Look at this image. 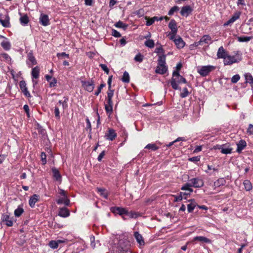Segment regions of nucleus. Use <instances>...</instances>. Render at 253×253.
Listing matches in <instances>:
<instances>
[{"label":"nucleus","mask_w":253,"mask_h":253,"mask_svg":"<svg viewBox=\"0 0 253 253\" xmlns=\"http://www.w3.org/2000/svg\"><path fill=\"white\" fill-rule=\"evenodd\" d=\"M39 20L40 23L43 26H47L50 24L48 16L46 14H41Z\"/></svg>","instance_id":"obj_11"},{"label":"nucleus","mask_w":253,"mask_h":253,"mask_svg":"<svg viewBox=\"0 0 253 253\" xmlns=\"http://www.w3.org/2000/svg\"><path fill=\"white\" fill-rule=\"evenodd\" d=\"M239 61L235 56L228 55L225 59H224L223 63L224 65H231L233 63H238Z\"/></svg>","instance_id":"obj_5"},{"label":"nucleus","mask_w":253,"mask_h":253,"mask_svg":"<svg viewBox=\"0 0 253 253\" xmlns=\"http://www.w3.org/2000/svg\"><path fill=\"white\" fill-rule=\"evenodd\" d=\"M193 241H198L201 243H211V241L210 239L204 237V236H196L193 239Z\"/></svg>","instance_id":"obj_16"},{"label":"nucleus","mask_w":253,"mask_h":253,"mask_svg":"<svg viewBox=\"0 0 253 253\" xmlns=\"http://www.w3.org/2000/svg\"><path fill=\"white\" fill-rule=\"evenodd\" d=\"M192 11V9L189 5H186L182 7L180 14L181 15L187 17Z\"/></svg>","instance_id":"obj_12"},{"label":"nucleus","mask_w":253,"mask_h":253,"mask_svg":"<svg viewBox=\"0 0 253 253\" xmlns=\"http://www.w3.org/2000/svg\"><path fill=\"white\" fill-rule=\"evenodd\" d=\"M252 37H238V41L240 42H248L252 39Z\"/></svg>","instance_id":"obj_42"},{"label":"nucleus","mask_w":253,"mask_h":253,"mask_svg":"<svg viewBox=\"0 0 253 253\" xmlns=\"http://www.w3.org/2000/svg\"><path fill=\"white\" fill-rule=\"evenodd\" d=\"M245 188L247 191H250L252 189V184L250 180H245L243 182Z\"/></svg>","instance_id":"obj_34"},{"label":"nucleus","mask_w":253,"mask_h":253,"mask_svg":"<svg viewBox=\"0 0 253 253\" xmlns=\"http://www.w3.org/2000/svg\"><path fill=\"white\" fill-rule=\"evenodd\" d=\"M219 149H221V152L225 154H229L232 153V148L230 147H225V145L218 146Z\"/></svg>","instance_id":"obj_24"},{"label":"nucleus","mask_w":253,"mask_h":253,"mask_svg":"<svg viewBox=\"0 0 253 253\" xmlns=\"http://www.w3.org/2000/svg\"><path fill=\"white\" fill-rule=\"evenodd\" d=\"M28 60L30 62L28 64L31 66H32L37 64V61L34 56L33 54L31 52L28 54Z\"/></svg>","instance_id":"obj_23"},{"label":"nucleus","mask_w":253,"mask_h":253,"mask_svg":"<svg viewBox=\"0 0 253 253\" xmlns=\"http://www.w3.org/2000/svg\"><path fill=\"white\" fill-rule=\"evenodd\" d=\"M188 160L189 161H191V162H198L200 161V158L199 156H195V157H193L192 158H190Z\"/></svg>","instance_id":"obj_64"},{"label":"nucleus","mask_w":253,"mask_h":253,"mask_svg":"<svg viewBox=\"0 0 253 253\" xmlns=\"http://www.w3.org/2000/svg\"><path fill=\"white\" fill-rule=\"evenodd\" d=\"M178 10V7L177 6H174L172 7L169 11L168 14L169 15H172L173 14L174 12Z\"/></svg>","instance_id":"obj_53"},{"label":"nucleus","mask_w":253,"mask_h":253,"mask_svg":"<svg viewBox=\"0 0 253 253\" xmlns=\"http://www.w3.org/2000/svg\"><path fill=\"white\" fill-rule=\"evenodd\" d=\"M190 187H191L189 183H186L184 186H183L181 189L182 190H185L188 192H192L193 189L190 188Z\"/></svg>","instance_id":"obj_45"},{"label":"nucleus","mask_w":253,"mask_h":253,"mask_svg":"<svg viewBox=\"0 0 253 253\" xmlns=\"http://www.w3.org/2000/svg\"><path fill=\"white\" fill-rule=\"evenodd\" d=\"M174 42L178 48H182L185 45V42L179 36L178 38L174 40Z\"/></svg>","instance_id":"obj_20"},{"label":"nucleus","mask_w":253,"mask_h":253,"mask_svg":"<svg viewBox=\"0 0 253 253\" xmlns=\"http://www.w3.org/2000/svg\"><path fill=\"white\" fill-rule=\"evenodd\" d=\"M111 211L115 214H118L120 215L123 216L124 215H126L127 213V210L124 208L115 207L111 209Z\"/></svg>","instance_id":"obj_4"},{"label":"nucleus","mask_w":253,"mask_h":253,"mask_svg":"<svg viewBox=\"0 0 253 253\" xmlns=\"http://www.w3.org/2000/svg\"><path fill=\"white\" fill-rule=\"evenodd\" d=\"M166 55L163 54L162 55H160L159 57V59L158 60V66H165L166 65Z\"/></svg>","instance_id":"obj_29"},{"label":"nucleus","mask_w":253,"mask_h":253,"mask_svg":"<svg viewBox=\"0 0 253 253\" xmlns=\"http://www.w3.org/2000/svg\"><path fill=\"white\" fill-rule=\"evenodd\" d=\"M112 35L114 37H117V38H119V37H121V34L119 32H118L117 30H116L115 29H112Z\"/></svg>","instance_id":"obj_57"},{"label":"nucleus","mask_w":253,"mask_h":253,"mask_svg":"<svg viewBox=\"0 0 253 253\" xmlns=\"http://www.w3.org/2000/svg\"><path fill=\"white\" fill-rule=\"evenodd\" d=\"M52 171L53 172V175L54 177L57 181H61V175L59 171V170L56 168H52Z\"/></svg>","instance_id":"obj_27"},{"label":"nucleus","mask_w":253,"mask_h":253,"mask_svg":"<svg viewBox=\"0 0 253 253\" xmlns=\"http://www.w3.org/2000/svg\"><path fill=\"white\" fill-rule=\"evenodd\" d=\"M169 28L171 30V34H176L177 32V28L176 26V22L175 20L171 19L169 24Z\"/></svg>","instance_id":"obj_14"},{"label":"nucleus","mask_w":253,"mask_h":253,"mask_svg":"<svg viewBox=\"0 0 253 253\" xmlns=\"http://www.w3.org/2000/svg\"><path fill=\"white\" fill-rule=\"evenodd\" d=\"M117 137V133L115 131L111 128H108L105 134V137L106 139L112 141Z\"/></svg>","instance_id":"obj_6"},{"label":"nucleus","mask_w":253,"mask_h":253,"mask_svg":"<svg viewBox=\"0 0 253 253\" xmlns=\"http://www.w3.org/2000/svg\"><path fill=\"white\" fill-rule=\"evenodd\" d=\"M54 114H55V117L56 118V119L59 120L60 118V112H59V107L57 106H56L55 107Z\"/></svg>","instance_id":"obj_49"},{"label":"nucleus","mask_w":253,"mask_h":253,"mask_svg":"<svg viewBox=\"0 0 253 253\" xmlns=\"http://www.w3.org/2000/svg\"><path fill=\"white\" fill-rule=\"evenodd\" d=\"M19 86L22 92L27 97H31V94L28 90L26 86V84L24 81H21L19 82Z\"/></svg>","instance_id":"obj_10"},{"label":"nucleus","mask_w":253,"mask_h":253,"mask_svg":"<svg viewBox=\"0 0 253 253\" xmlns=\"http://www.w3.org/2000/svg\"><path fill=\"white\" fill-rule=\"evenodd\" d=\"M247 133L250 135H253V125L250 124L247 129Z\"/></svg>","instance_id":"obj_58"},{"label":"nucleus","mask_w":253,"mask_h":253,"mask_svg":"<svg viewBox=\"0 0 253 253\" xmlns=\"http://www.w3.org/2000/svg\"><path fill=\"white\" fill-rule=\"evenodd\" d=\"M245 79L246 80V82L249 83L251 86L252 89H253V76L249 73L246 74L245 75Z\"/></svg>","instance_id":"obj_32"},{"label":"nucleus","mask_w":253,"mask_h":253,"mask_svg":"<svg viewBox=\"0 0 253 253\" xmlns=\"http://www.w3.org/2000/svg\"><path fill=\"white\" fill-rule=\"evenodd\" d=\"M113 89H112L111 88H108V90L107 91V98H112L114 95Z\"/></svg>","instance_id":"obj_56"},{"label":"nucleus","mask_w":253,"mask_h":253,"mask_svg":"<svg viewBox=\"0 0 253 253\" xmlns=\"http://www.w3.org/2000/svg\"><path fill=\"white\" fill-rule=\"evenodd\" d=\"M186 79L182 76H180L179 72L177 71H173L172 73V77L170 80V84L171 87L174 89H178V84L186 83Z\"/></svg>","instance_id":"obj_1"},{"label":"nucleus","mask_w":253,"mask_h":253,"mask_svg":"<svg viewBox=\"0 0 253 253\" xmlns=\"http://www.w3.org/2000/svg\"><path fill=\"white\" fill-rule=\"evenodd\" d=\"M134 236L137 243L139 244V246L144 245L145 242L141 234H140L138 232H135L134 233Z\"/></svg>","instance_id":"obj_18"},{"label":"nucleus","mask_w":253,"mask_h":253,"mask_svg":"<svg viewBox=\"0 0 253 253\" xmlns=\"http://www.w3.org/2000/svg\"><path fill=\"white\" fill-rule=\"evenodd\" d=\"M97 191L100 194V195L104 198L105 199H107L108 198V194L105 189L101 188H97Z\"/></svg>","instance_id":"obj_33"},{"label":"nucleus","mask_w":253,"mask_h":253,"mask_svg":"<svg viewBox=\"0 0 253 253\" xmlns=\"http://www.w3.org/2000/svg\"><path fill=\"white\" fill-rule=\"evenodd\" d=\"M240 79L239 75L236 74L233 76L231 78V82L233 84L237 83Z\"/></svg>","instance_id":"obj_51"},{"label":"nucleus","mask_w":253,"mask_h":253,"mask_svg":"<svg viewBox=\"0 0 253 253\" xmlns=\"http://www.w3.org/2000/svg\"><path fill=\"white\" fill-rule=\"evenodd\" d=\"M155 52H156L157 53H158V54L162 53L163 55L164 53V50L162 48V47L161 46H160L159 47H157L156 48Z\"/></svg>","instance_id":"obj_63"},{"label":"nucleus","mask_w":253,"mask_h":253,"mask_svg":"<svg viewBox=\"0 0 253 253\" xmlns=\"http://www.w3.org/2000/svg\"><path fill=\"white\" fill-rule=\"evenodd\" d=\"M145 18L146 20H147V22L146 23V25L147 26H150V25H152L155 22L153 20V17L151 18H149L148 17L146 16Z\"/></svg>","instance_id":"obj_52"},{"label":"nucleus","mask_w":253,"mask_h":253,"mask_svg":"<svg viewBox=\"0 0 253 253\" xmlns=\"http://www.w3.org/2000/svg\"><path fill=\"white\" fill-rule=\"evenodd\" d=\"M57 56L58 58H60V57H66L68 58H69V55L68 54H66L65 52L58 53L57 54Z\"/></svg>","instance_id":"obj_60"},{"label":"nucleus","mask_w":253,"mask_h":253,"mask_svg":"<svg viewBox=\"0 0 253 253\" xmlns=\"http://www.w3.org/2000/svg\"><path fill=\"white\" fill-rule=\"evenodd\" d=\"M122 81L124 83H128L129 82V76L128 73L126 71H125L124 73L122 79Z\"/></svg>","instance_id":"obj_40"},{"label":"nucleus","mask_w":253,"mask_h":253,"mask_svg":"<svg viewBox=\"0 0 253 253\" xmlns=\"http://www.w3.org/2000/svg\"><path fill=\"white\" fill-rule=\"evenodd\" d=\"M9 17L6 15L4 19H0V23L4 27H9L10 26Z\"/></svg>","instance_id":"obj_25"},{"label":"nucleus","mask_w":253,"mask_h":253,"mask_svg":"<svg viewBox=\"0 0 253 253\" xmlns=\"http://www.w3.org/2000/svg\"><path fill=\"white\" fill-rule=\"evenodd\" d=\"M105 85L104 84H101L99 86H98L97 90L95 92L94 94L96 96L98 95L100 93L102 88L104 87Z\"/></svg>","instance_id":"obj_54"},{"label":"nucleus","mask_w":253,"mask_h":253,"mask_svg":"<svg viewBox=\"0 0 253 253\" xmlns=\"http://www.w3.org/2000/svg\"><path fill=\"white\" fill-rule=\"evenodd\" d=\"M40 68L36 66L32 69L31 75L33 79H37L39 78L40 75Z\"/></svg>","instance_id":"obj_26"},{"label":"nucleus","mask_w":253,"mask_h":253,"mask_svg":"<svg viewBox=\"0 0 253 253\" xmlns=\"http://www.w3.org/2000/svg\"><path fill=\"white\" fill-rule=\"evenodd\" d=\"M1 45L5 50H9L10 48V44L7 41H3L1 43Z\"/></svg>","instance_id":"obj_44"},{"label":"nucleus","mask_w":253,"mask_h":253,"mask_svg":"<svg viewBox=\"0 0 253 253\" xmlns=\"http://www.w3.org/2000/svg\"><path fill=\"white\" fill-rule=\"evenodd\" d=\"M115 26L117 28H123L126 30L127 27V25L124 24L123 22L119 21L115 23Z\"/></svg>","instance_id":"obj_39"},{"label":"nucleus","mask_w":253,"mask_h":253,"mask_svg":"<svg viewBox=\"0 0 253 253\" xmlns=\"http://www.w3.org/2000/svg\"><path fill=\"white\" fill-rule=\"evenodd\" d=\"M225 183V180L224 178H219L214 182L213 185L215 187H219L221 185H223Z\"/></svg>","instance_id":"obj_36"},{"label":"nucleus","mask_w":253,"mask_h":253,"mask_svg":"<svg viewBox=\"0 0 253 253\" xmlns=\"http://www.w3.org/2000/svg\"><path fill=\"white\" fill-rule=\"evenodd\" d=\"M240 12H239L235 13L229 20L224 24V26H227L232 24L240 18Z\"/></svg>","instance_id":"obj_13"},{"label":"nucleus","mask_w":253,"mask_h":253,"mask_svg":"<svg viewBox=\"0 0 253 253\" xmlns=\"http://www.w3.org/2000/svg\"><path fill=\"white\" fill-rule=\"evenodd\" d=\"M126 215L127 216H128L129 218H136L138 216L139 214L137 212H135V211H127V213H126Z\"/></svg>","instance_id":"obj_41"},{"label":"nucleus","mask_w":253,"mask_h":253,"mask_svg":"<svg viewBox=\"0 0 253 253\" xmlns=\"http://www.w3.org/2000/svg\"><path fill=\"white\" fill-rule=\"evenodd\" d=\"M105 109L107 114L110 115L113 111V105H105Z\"/></svg>","instance_id":"obj_46"},{"label":"nucleus","mask_w":253,"mask_h":253,"mask_svg":"<svg viewBox=\"0 0 253 253\" xmlns=\"http://www.w3.org/2000/svg\"><path fill=\"white\" fill-rule=\"evenodd\" d=\"M100 66L106 74H109V70L105 64H101Z\"/></svg>","instance_id":"obj_59"},{"label":"nucleus","mask_w":253,"mask_h":253,"mask_svg":"<svg viewBox=\"0 0 253 253\" xmlns=\"http://www.w3.org/2000/svg\"><path fill=\"white\" fill-rule=\"evenodd\" d=\"M39 196L36 194L33 195L29 201V204L31 208L35 207V205L39 200Z\"/></svg>","instance_id":"obj_21"},{"label":"nucleus","mask_w":253,"mask_h":253,"mask_svg":"<svg viewBox=\"0 0 253 253\" xmlns=\"http://www.w3.org/2000/svg\"><path fill=\"white\" fill-rule=\"evenodd\" d=\"M2 220L5 222V224L7 226L10 227L13 225V221L11 218H10L9 215L7 214L2 215Z\"/></svg>","instance_id":"obj_15"},{"label":"nucleus","mask_w":253,"mask_h":253,"mask_svg":"<svg viewBox=\"0 0 253 253\" xmlns=\"http://www.w3.org/2000/svg\"><path fill=\"white\" fill-rule=\"evenodd\" d=\"M209 42H210V43L212 42L211 38L209 35H206L203 36L199 41L195 42V44L196 46H198L203 44L204 43H209Z\"/></svg>","instance_id":"obj_7"},{"label":"nucleus","mask_w":253,"mask_h":253,"mask_svg":"<svg viewBox=\"0 0 253 253\" xmlns=\"http://www.w3.org/2000/svg\"><path fill=\"white\" fill-rule=\"evenodd\" d=\"M228 54V51L225 50L222 46H221L218 48L216 56L218 59L222 58L224 59H225V57Z\"/></svg>","instance_id":"obj_9"},{"label":"nucleus","mask_w":253,"mask_h":253,"mask_svg":"<svg viewBox=\"0 0 253 253\" xmlns=\"http://www.w3.org/2000/svg\"><path fill=\"white\" fill-rule=\"evenodd\" d=\"M82 86L88 92H91L94 88V84L92 81H82Z\"/></svg>","instance_id":"obj_8"},{"label":"nucleus","mask_w":253,"mask_h":253,"mask_svg":"<svg viewBox=\"0 0 253 253\" xmlns=\"http://www.w3.org/2000/svg\"><path fill=\"white\" fill-rule=\"evenodd\" d=\"M41 157L42 161V164L43 165L45 164L46 163V156L45 153L44 152H42L41 153Z\"/></svg>","instance_id":"obj_55"},{"label":"nucleus","mask_w":253,"mask_h":253,"mask_svg":"<svg viewBox=\"0 0 253 253\" xmlns=\"http://www.w3.org/2000/svg\"><path fill=\"white\" fill-rule=\"evenodd\" d=\"M197 205V203L195 202L194 200H191V203L187 205L188 211L189 212H192Z\"/></svg>","instance_id":"obj_30"},{"label":"nucleus","mask_w":253,"mask_h":253,"mask_svg":"<svg viewBox=\"0 0 253 253\" xmlns=\"http://www.w3.org/2000/svg\"><path fill=\"white\" fill-rule=\"evenodd\" d=\"M20 21L21 24L23 25H27L29 22V18L27 15L21 16L20 18Z\"/></svg>","instance_id":"obj_37"},{"label":"nucleus","mask_w":253,"mask_h":253,"mask_svg":"<svg viewBox=\"0 0 253 253\" xmlns=\"http://www.w3.org/2000/svg\"><path fill=\"white\" fill-rule=\"evenodd\" d=\"M58 215L62 217H67L70 215V211L66 208H60Z\"/></svg>","instance_id":"obj_19"},{"label":"nucleus","mask_w":253,"mask_h":253,"mask_svg":"<svg viewBox=\"0 0 253 253\" xmlns=\"http://www.w3.org/2000/svg\"><path fill=\"white\" fill-rule=\"evenodd\" d=\"M189 94V91L187 88L185 87L183 89L182 92L180 93V97L182 98H185L187 97Z\"/></svg>","instance_id":"obj_47"},{"label":"nucleus","mask_w":253,"mask_h":253,"mask_svg":"<svg viewBox=\"0 0 253 253\" xmlns=\"http://www.w3.org/2000/svg\"><path fill=\"white\" fill-rule=\"evenodd\" d=\"M64 98L65 100L63 101L62 100H59L56 105L57 106L62 105L63 110H65L68 107L67 102L68 101V98L67 97Z\"/></svg>","instance_id":"obj_31"},{"label":"nucleus","mask_w":253,"mask_h":253,"mask_svg":"<svg viewBox=\"0 0 253 253\" xmlns=\"http://www.w3.org/2000/svg\"><path fill=\"white\" fill-rule=\"evenodd\" d=\"M173 196L174 198V202H175L180 201L183 199V196H181L180 194L178 195H173Z\"/></svg>","instance_id":"obj_62"},{"label":"nucleus","mask_w":253,"mask_h":253,"mask_svg":"<svg viewBox=\"0 0 253 253\" xmlns=\"http://www.w3.org/2000/svg\"><path fill=\"white\" fill-rule=\"evenodd\" d=\"M57 203L58 204H64L66 206H69L70 205V200L67 197H63V198H59L57 201Z\"/></svg>","instance_id":"obj_28"},{"label":"nucleus","mask_w":253,"mask_h":253,"mask_svg":"<svg viewBox=\"0 0 253 253\" xmlns=\"http://www.w3.org/2000/svg\"><path fill=\"white\" fill-rule=\"evenodd\" d=\"M23 212V209L21 206H18V208L14 211V215L16 217H19Z\"/></svg>","instance_id":"obj_35"},{"label":"nucleus","mask_w":253,"mask_h":253,"mask_svg":"<svg viewBox=\"0 0 253 253\" xmlns=\"http://www.w3.org/2000/svg\"><path fill=\"white\" fill-rule=\"evenodd\" d=\"M237 152L239 153H240L247 146V143L245 140L241 139L237 144Z\"/></svg>","instance_id":"obj_17"},{"label":"nucleus","mask_w":253,"mask_h":253,"mask_svg":"<svg viewBox=\"0 0 253 253\" xmlns=\"http://www.w3.org/2000/svg\"><path fill=\"white\" fill-rule=\"evenodd\" d=\"M143 60V56L139 53L137 54L134 57V60L136 62H141Z\"/></svg>","instance_id":"obj_50"},{"label":"nucleus","mask_w":253,"mask_h":253,"mask_svg":"<svg viewBox=\"0 0 253 253\" xmlns=\"http://www.w3.org/2000/svg\"><path fill=\"white\" fill-rule=\"evenodd\" d=\"M158 148L159 147L154 143H149L145 147V149H150L154 151L158 150Z\"/></svg>","instance_id":"obj_38"},{"label":"nucleus","mask_w":253,"mask_h":253,"mask_svg":"<svg viewBox=\"0 0 253 253\" xmlns=\"http://www.w3.org/2000/svg\"><path fill=\"white\" fill-rule=\"evenodd\" d=\"M215 67L212 65L202 66L199 70L198 73L203 77L207 76L211 72L215 69Z\"/></svg>","instance_id":"obj_2"},{"label":"nucleus","mask_w":253,"mask_h":253,"mask_svg":"<svg viewBox=\"0 0 253 253\" xmlns=\"http://www.w3.org/2000/svg\"><path fill=\"white\" fill-rule=\"evenodd\" d=\"M56 84H57V80L55 78L52 79L51 81L49 82V86L51 87L56 86Z\"/></svg>","instance_id":"obj_61"},{"label":"nucleus","mask_w":253,"mask_h":253,"mask_svg":"<svg viewBox=\"0 0 253 253\" xmlns=\"http://www.w3.org/2000/svg\"><path fill=\"white\" fill-rule=\"evenodd\" d=\"M145 45L149 48H153L155 45L154 42L153 40H147L145 42Z\"/></svg>","instance_id":"obj_43"},{"label":"nucleus","mask_w":253,"mask_h":253,"mask_svg":"<svg viewBox=\"0 0 253 253\" xmlns=\"http://www.w3.org/2000/svg\"><path fill=\"white\" fill-rule=\"evenodd\" d=\"M191 186L195 188L201 187L204 185V182L202 179L199 178H194L189 180Z\"/></svg>","instance_id":"obj_3"},{"label":"nucleus","mask_w":253,"mask_h":253,"mask_svg":"<svg viewBox=\"0 0 253 253\" xmlns=\"http://www.w3.org/2000/svg\"><path fill=\"white\" fill-rule=\"evenodd\" d=\"M49 246L52 249H56L58 247V242L55 241H51L49 243Z\"/></svg>","instance_id":"obj_48"},{"label":"nucleus","mask_w":253,"mask_h":253,"mask_svg":"<svg viewBox=\"0 0 253 253\" xmlns=\"http://www.w3.org/2000/svg\"><path fill=\"white\" fill-rule=\"evenodd\" d=\"M168 71V67L165 66H157L156 69V73L163 75L165 74Z\"/></svg>","instance_id":"obj_22"}]
</instances>
